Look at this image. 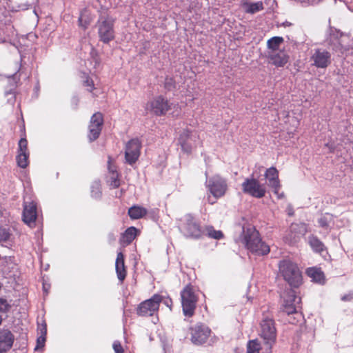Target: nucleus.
<instances>
[{"instance_id":"obj_1","label":"nucleus","mask_w":353,"mask_h":353,"mask_svg":"<svg viewBox=\"0 0 353 353\" xmlns=\"http://www.w3.org/2000/svg\"><path fill=\"white\" fill-rule=\"evenodd\" d=\"M243 242L247 249L255 255H265L270 252L269 246L261 241L259 232L254 228L243 230Z\"/></svg>"},{"instance_id":"obj_2","label":"nucleus","mask_w":353,"mask_h":353,"mask_svg":"<svg viewBox=\"0 0 353 353\" xmlns=\"http://www.w3.org/2000/svg\"><path fill=\"white\" fill-rule=\"evenodd\" d=\"M279 274L292 287L297 288L302 283V275L298 266L290 260H283L279 265Z\"/></svg>"},{"instance_id":"obj_3","label":"nucleus","mask_w":353,"mask_h":353,"mask_svg":"<svg viewBox=\"0 0 353 353\" xmlns=\"http://www.w3.org/2000/svg\"><path fill=\"white\" fill-rule=\"evenodd\" d=\"M178 228L186 237L197 239L201 236V227L191 214H185L179 220Z\"/></svg>"},{"instance_id":"obj_4","label":"nucleus","mask_w":353,"mask_h":353,"mask_svg":"<svg viewBox=\"0 0 353 353\" xmlns=\"http://www.w3.org/2000/svg\"><path fill=\"white\" fill-rule=\"evenodd\" d=\"M205 186L210 194L216 199L223 197L228 189L226 179L219 175H214L207 179Z\"/></svg>"},{"instance_id":"obj_5","label":"nucleus","mask_w":353,"mask_h":353,"mask_svg":"<svg viewBox=\"0 0 353 353\" xmlns=\"http://www.w3.org/2000/svg\"><path fill=\"white\" fill-rule=\"evenodd\" d=\"M181 298L184 315L192 316L194 313L198 300L193 288L190 285L185 286L181 292Z\"/></svg>"},{"instance_id":"obj_6","label":"nucleus","mask_w":353,"mask_h":353,"mask_svg":"<svg viewBox=\"0 0 353 353\" xmlns=\"http://www.w3.org/2000/svg\"><path fill=\"white\" fill-rule=\"evenodd\" d=\"M242 190L245 194L255 198H262L266 192L265 186L253 176L246 178L243 182Z\"/></svg>"},{"instance_id":"obj_7","label":"nucleus","mask_w":353,"mask_h":353,"mask_svg":"<svg viewBox=\"0 0 353 353\" xmlns=\"http://www.w3.org/2000/svg\"><path fill=\"white\" fill-rule=\"evenodd\" d=\"M114 21L108 16H102L99 20V35L104 43H108L114 39Z\"/></svg>"},{"instance_id":"obj_8","label":"nucleus","mask_w":353,"mask_h":353,"mask_svg":"<svg viewBox=\"0 0 353 353\" xmlns=\"http://www.w3.org/2000/svg\"><path fill=\"white\" fill-rule=\"evenodd\" d=\"M145 110L158 116L165 114L170 109L167 99L161 96L154 97L145 105Z\"/></svg>"},{"instance_id":"obj_9","label":"nucleus","mask_w":353,"mask_h":353,"mask_svg":"<svg viewBox=\"0 0 353 353\" xmlns=\"http://www.w3.org/2000/svg\"><path fill=\"white\" fill-rule=\"evenodd\" d=\"M260 335L270 350L276 339V330L272 319H265L261 321Z\"/></svg>"},{"instance_id":"obj_10","label":"nucleus","mask_w":353,"mask_h":353,"mask_svg":"<svg viewBox=\"0 0 353 353\" xmlns=\"http://www.w3.org/2000/svg\"><path fill=\"white\" fill-rule=\"evenodd\" d=\"M283 303L281 309L288 314L296 312L297 305L300 303L301 298L296 296L295 292L291 289L288 290L281 296Z\"/></svg>"},{"instance_id":"obj_11","label":"nucleus","mask_w":353,"mask_h":353,"mask_svg":"<svg viewBox=\"0 0 353 353\" xmlns=\"http://www.w3.org/2000/svg\"><path fill=\"white\" fill-rule=\"evenodd\" d=\"M191 341L195 345L207 342L211 334L210 329L205 325L196 324L190 328Z\"/></svg>"},{"instance_id":"obj_12","label":"nucleus","mask_w":353,"mask_h":353,"mask_svg":"<svg viewBox=\"0 0 353 353\" xmlns=\"http://www.w3.org/2000/svg\"><path fill=\"white\" fill-rule=\"evenodd\" d=\"M199 139V135L196 132H190L184 129L179 134L178 141L181 149L186 153L191 152L196 142Z\"/></svg>"},{"instance_id":"obj_13","label":"nucleus","mask_w":353,"mask_h":353,"mask_svg":"<svg viewBox=\"0 0 353 353\" xmlns=\"http://www.w3.org/2000/svg\"><path fill=\"white\" fill-rule=\"evenodd\" d=\"M162 301L161 296L154 294L151 299L142 302L137 310V312L141 316H150L156 312Z\"/></svg>"},{"instance_id":"obj_14","label":"nucleus","mask_w":353,"mask_h":353,"mask_svg":"<svg viewBox=\"0 0 353 353\" xmlns=\"http://www.w3.org/2000/svg\"><path fill=\"white\" fill-rule=\"evenodd\" d=\"M141 146V142L138 139H131L127 143L125 157L128 163L132 165L137 161L140 155Z\"/></svg>"},{"instance_id":"obj_15","label":"nucleus","mask_w":353,"mask_h":353,"mask_svg":"<svg viewBox=\"0 0 353 353\" xmlns=\"http://www.w3.org/2000/svg\"><path fill=\"white\" fill-rule=\"evenodd\" d=\"M103 123V119L101 113L97 112L92 115L89 125L88 138L90 141H94L99 137Z\"/></svg>"},{"instance_id":"obj_16","label":"nucleus","mask_w":353,"mask_h":353,"mask_svg":"<svg viewBox=\"0 0 353 353\" xmlns=\"http://www.w3.org/2000/svg\"><path fill=\"white\" fill-rule=\"evenodd\" d=\"M311 60L316 68H325L331 63V54L325 50L317 49L312 54Z\"/></svg>"},{"instance_id":"obj_17","label":"nucleus","mask_w":353,"mask_h":353,"mask_svg":"<svg viewBox=\"0 0 353 353\" xmlns=\"http://www.w3.org/2000/svg\"><path fill=\"white\" fill-rule=\"evenodd\" d=\"M265 177L267 180L268 185L274 190L275 194L279 198L283 197V193H279L280 188V181L279 180V172L274 167H271L266 170Z\"/></svg>"},{"instance_id":"obj_18","label":"nucleus","mask_w":353,"mask_h":353,"mask_svg":"<svg viewBox=\"0 0 353 353\" xmlns=\"http://www.w3.org/2000/svg\"><path fill=\"white\" fill-rule=\"evenodd\" d=\"M29 151L26 139L21 138L19 142L18 154L17 163L19 167L26 168L29 164Z\"/></svg>"},{"instance_id":"obj_19","label":"nucleus","mask_w":353,"mask_h":353,"mask_svg":"<svg viewBox=\"0 0 353 353\" xmlns=\"http://www.w3.org/2000/svg\"><path fill=\"white\" fill-rule=\"evenodd\" d=\"M37 216V205L33 201L24 202L23 220L30 227H33Z\"/></svg>"},{"instance_id":"obj_20","label":"nucleus","mask_w":353,"mask_h":353,"mask_svg":"<svg viewBox=\"0 0 353 353\" xmlns=\"http://www.w3.org/2000/svg\"><path fill=\"white\" fill-rule=\"evenodd\" d=\"M270 62L277 67L284 66L289 60V57L283 50L268 52V55Z\"/></svg>"},{"instance_id":"obj_21","label":"nucleus","mask_w":353,"mask_h":353,"mask_svg":"<svg viewBox=\"0 0 353 353\" xmlns=\"http://www.w3.org/2000/svg\"><path fill=\"white\" fill-rule=\"evenodd\" d=\"M14 337L10 331H3L0 334V353L9 350L13 344Z\"/></svg>"},{"instance_id":"obj_22","label":"nucleus","mask_w":353,"mask_h":353,"mask_svg":"<svg viewBox=\"0 0 353 353\" xmlns=\"http://www.w3.org/2000/svg\"><path fill=\"white\" fill-rule=\"evenodd\" d=\"M115 270L118 279L122 282L126 276L124 256L122 252H119L117 254L115 262Z\"/></svg>"},{"instance_id":"obj_23","label":"nucleus","mask_w":353,"mask_h":353,"mask_svg":"<svg viewBox=\"0 0 353 353\" xmlns=\"http://www.w3.org/2000/svg\"><path fill=\"white\" fill-rule=\"evenodd\" d=\"M108 168L109 170V179L108 181L110 186L114 188H118L120 185V181L119 179V174L117 172L116 167L112 163V159L110 157L108 158Z\"/></svg>"},{"instance_id":"obj_24","label":"nucleus","mask_w":353,"mask_h":353,"mask_svg":"<svg viewBox=\"0 0 353 353\" xmlns=\"http://www.w3.org/2000/svg\"><path fill=\"white\" fill-rule=\"evenodd\" d=\"M307 274L314 282L322 283L324 281V274L318 268H310L307 270Z\"/></svg>"},{"instance_id":"obj_25","label":"nucleus","mask_w":353,"mask_h":353,"mask_svg":"<svg viewBox=\"0 0 353 353\" xmlns=\"http://www.w3.org/2000/svg\"><path fill=\"white\" fill-rule=\"evenodd\" d=\"M147 214V210L141 206H132L128 210V214L132 219H139Z\"/></svg>"},{"instance_id":"obj_26","label":"nucleus","mask_w":353,"mask_h":353,"mask_svg":"<svg viewBox=\"0 0 353 353\" xmlns=\"http://www.w3.org/2000/svg\"><path fill=\"white\" fill-rule=\"evenodd\" d=\"M138 230L134 227L128 228L121 237V242L125 244H130L136 237Z\"/></svg>"},{"instance_id":"obj_27","label":"nucleus","mask_w":353,"mask_h":353,"mask_svg":"<svg viewBox=\"0 0 353 353\" xmlns=\"http://www.w3.org/2000/svg\"><path fill=\"white\" fill-rule=\"evenodd\" d=\"M283 42V38L281 37H274L268 41V52H277L281 50L280 46Z\"/></svg>"},{"instance_id":"obj_28","label":"nucleus","mask_w":353,"mask_h":353,"mask_svg":"<svg viewBox=\"0 0 353 353\" xmlns=\"http://www.w3.org/2000/svg\"><path fill=\"white\" fill-rule=\"evenodd\" d=\"M300 228L298 224H292L290 227V232L292 234L285 236V240L290 243H292L296 242L297 239L299 238L300 235L302 234L301 231L297 232V230Z\"/></svg>"},{"instance_id":"obj_29","label":"nucleus","mask_w":353,"mask_h":353,"mask_svg":"<svg viewBox=\"0 0 353 353\" xmlns=\"http://www.w3.org/2000/svg\"><path fill=\"white\" fill-rule=\"evenodd\" d=\"M308 241L310 247L314 252H321L324 250V244L317 237L311 236L309 237Z\"/></svg>"},{"instance_id":"obj_30","label":"nucleus","mask_w":353,"mask_h":353,"mask_svg":"<svg viewBox=\"0 0 353 353\" xmlns=\"http://www.w3.org/2000/svg\"><path fill=\"white\" fill-rule=\"evenodd\" d=\"M244 10L247 13L254 14L263 9V3L261 1L255 3H247L243 6Z\"/></svg>"},{"instance_id":"obj_31","label":"nucleus","mask_w":353,"mask_h":353,"mask_svg":"<svg viewBox=\"0 0 353 353\" xmlns=\"http://www.w3.org/2000/svg\"><path fill=\"white\" fill-rule=\"evenodd\" d=\"M333 216L330 214L326 213L325 214H323L319 219V224L321 227L324 228H327L330 227V224L333 222Z\"/></svg>"},{"instance_id":"obj_32","label":"nucleus","mask_w":353,"mask_h":353,"mask_svg":"<svg viewBox=\"0 0 353 353\" xmlns=\"http://www.w3.org/2000/svg\"><path fill=\"white\" fill-rule=\"evenodd\" d=\"M205 232L208 236L214 239H221L223 237V234L221 230H216L212 226L206 227Z\"/></svg>"},{"instance_id":"obj_33","label":"nucleus","mask_w":353,"mask_h":353,"mask_svg":"<svg viewBox=\"0 0 353 353\" xmlns=\"http://www.w3.org/2000/svg\"><path fill=\"white\" fill-rule=\"evenodd\" d=\"M101 196V183L99 181H94L91 185V196L94 199H99Z\"/></svg>"},{"instance_id":"obj_34","label":"nucleus","mask_w":353,"mask_h":353,"mask_svg":"<svg viewBox=\"0 0 353 353\" xmlns=\"http://www.w3.org/2000/svg\"><path fill=\"white\" fill-rule=\"evenodd\" d=\"M91 20L92 19L90 17L88 12L87 10H84L81 12L79 18V26L85 28L90 23Z\"/></svg>"},{"instance_id":"obj_35","label":"nucleus","mask_w":353,"mask_h":353,"mask_svg":"<svg viewBox=\"0 0 353 353\" xmlns=\"http://www.w3.org/2000/svg\"><path fill=\"white\" fill-rule=\"evenodd\" d=\"M261 345L257 340L250 341L247 345L248 353H259Z\"/></svg>"},{"instance_id":"obj_36","label":"nucleus","mask_w":353,"mask_h":353,"mask_svg":"<svg viewBox=\"0 0 353 353\" xmlns=\"http://www.w3.org/2000/svg\"><path fill=\"white\" fill-rule=\"evenodd\" d=\"M84 79L83 80V84L84 86L87 87V90L90 92H92L94 88V83L92 79L89 77L84 75Z\"/></svg>"},{"instance_id":"obj_37","label":"nucleus","mask_w":353,"mask_h":353,"mask_svg":"<svg viewBox=\"0 0 353 353\" xmlns=\"http://www.w3.org/2000/svg\"><path fill=\"white\" fill-rule=\"evenodd\" d=\"M46 343V336L44 335H40L37 340V345L34 348L35 350H38L44 347Z\"/></svg>"},{"instance_id":"obj_38","label":"nucleus","mask_w":353,"mask_h":353,"mask_svg":"<svg viewBox=\"0 0 353 353\" xmlns=\"http://www.w3.org/2000/svg\"><path fill=\"white\" fill-rule=\"evenodd\" d=\"M9 308L10 305L8 301L3 298H0V312H6L9 310Z\"/></svg>"},{"instance_id":"obj_39","label":"nucleus","mask_w":353,"mask_h":353,"mask_svg":"<svg viewBox=\"0 0 353 353\" xmlns=\"http://www.w3.org/2000/svg\"><path fill=\"white\" fill-rule=\"evenodd\" d=\"M113 349L115 353H123V349L119 341H114L113 343Z\"/></svg>"},{"instance_id":"obj_40","label":"nucleus","mask_w":353,"mask_h":353,"mask_svg":"<svg viewBox=\"0 0 353 353\" xmlns=\"http://www.w3.org/2000/svg\"><path fill=\"white\" fill-rule=\"evenodd\" d=\"M165 86L168 90H172L174 88V83L172 79L167 78L165 81Z\"/></svg>"},{"instance_id":"obj_41","label":"nucleus","mask_w":353,"mask_h":353,"mask_svg":"<svg viewBox=\"0 0 353 353\" xmlns=\"http://www.w3.org/2000/svg\"><path fill=\"white\" fill-rule=\"evenodd\" d=\"M39 332H40V335H44L46 336V332H47L46 324L41 325V326H39Z\"/></svg>"},{"instance_id":"obj_42","label":"nucleus","mask_w":353,"mask_h":353,"mask_svg":"<svg viewBox=\"0 0 353 353\" xmlns=\"http://www.w3.org/2000/svg\"><path fill=\"white\" fill-rule=\"evenodd\" d=\"M164 304L168 306L170 309H171L172 306V301L170 299L164 300Z\"/></svg>"},{"instance_id":"obj_43","label":"nucleus","mask_w":353,"mask_h":353,"mask_svg":"<svg viewBox=\"0 0 353 353\" xmlns=\"http://www.w3.org/2000/svg\"><path fill=\"white\" fill-rule=\"evenodd\" d=\"M351 298H352V296H344L342 297V300H343V301L350 300Z\"/></svg>"},{"instance_id":"obj_44","label":"nucleus","mask_w":353,"mask_h":353,"mask_svg":"<svg viewBox=\"0 0 353 353\" xmlns=\"http://www.w3.org/2000/svg\"><path fill=\"white\" fill-rule=\"evenodd\" d=\"M300 2H304V3H310L312 0H299Z\"/></svg>"},{"instance_id":"obj_45","label":"nucleus","mask_w":353,"mask_h":353,"mask_svg":"<svg viewBox=\"0 0 353 353\" xmlns=\"http://www.w3.org/2000/svg\"><path fill=\"white\" fill-rule=\"evenodd\" d=\"M43 290L46 292L47 291V287L46 286L45 284H43Z\"/></svg>"},{"instance_id":"obj_46","label":"nucleus","mask_w":353,"mask_h":353,"mask_svg":"<svg viewBox=\"0 0 353 353\" xmlns=\"http://www.w3.org/2000/svg\"><path fill=\"white\" fill-rule=\"evenodd\" d=\"M208 201H209L211 204H213V203H214V201H210V198H208Z\"/></svg>"},{"instance_id":"obj_47","label":"nucleus","mask_w":353,"mask_h":353,"mask_svg":"<svg viewBox=\"0 0 353 353\" xmlns=\"http://www.w3.org/2000/svg\"><path fill=\"white\" fill-rule=\"evenodd\" d=\"M1 323H2V318H1V316H0V325L1 324Z\"/></svg>"}]
</instances>
